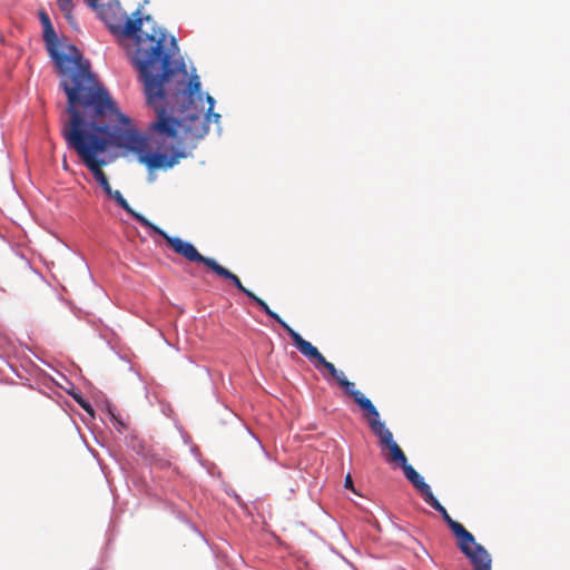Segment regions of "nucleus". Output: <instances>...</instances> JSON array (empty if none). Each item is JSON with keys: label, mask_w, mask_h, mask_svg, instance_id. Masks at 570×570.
Here are the masks:
<instances>
[{"label": "nucleus", "mask_w": 570, "mask_h": 570, "mask_svg": "<svg viewBox=\"0 0 570 570\" xmlns=\"http://www.w3.org/2000/svg\"><path fill=\"white\" fill-rule=\"evenodd\" d=\"M40 22L43 27V39L50 57L53 59L59 73L65 77L60 86L68 96V90L77 89L78 100L94 91L107 90L101 86L94 73L90 71V63L83 60L81 52L76 46H70L71 55L59 52L58 37L50 21L49 16L45 11L39 12Z\"/></svg>", "instance_id": "obj_4"}, {"label": "nucleus", "mask_w": 570, "mask_h": 570, "mask_svg": "<svg viewBox=\"0 0 570 570\" xmlns=\"http://www.w3.org/2000/svg\"><path fill=\"white\" fill-rule=\"evenodd\" d=\"M156 119L150 124V135L153 139L170 138L181 141L179 130L184 132V138L190 141L198 140L207 135L209 126L204 116L203 108L197 109L190 106L185 112H179V119L174 118L165 108H154Z\"/></svg>", "instance_id": "obj_5"}, {"label": "nucleus", "mask_w": 570, "mask_h": 570, "mask_svg": "<svg viewBox=\"0 0 570 570\" xmlns=\"http://www.w3.org/2000/svg\"><path fill=\"white\" fill-rule=\"evenodd\" d=\"M132 16L134 18H128L117 29L121 36L136 40L134 62L144 82L147 104L153 108H165V104L170 112H185L194 106L195 96L202 100L198 76L191 77L187 85L183 80L179 81L174 92H170L167 86L175 75H187L184 61L174 58L179 50L176 39L171 37L170 47L166 48L167 36L164 30L153 28L151 32H148L141 29L144 20L153 21L151 16L142 18L139 9Z\"/></svg>", "instance_id": "obj_1"}, {"label": "nucleus", "mask_w": 570, "mask_h": 570, "mask_svg": "<svg viewBox=\"0 0 570 570\" xmlns=\"http://www.w3.org/2000/svg\"><path fill=\"white\" fill-rule=\"evenodd\" d=\"M73 399L87 413H89L91 416H94V409L89 404V402H87L79 395H75Z\"/></svg>", "instance_id": "obj_16"}, {"label": "nucleus", "mask_w": 570, "mask_h": 570, "mask_svg": "<svg viewBox=\"0 0 570 570\" xmlns=\"http://www.w3.org/2000/svg\"><path fill=\"white\" fill-rule=\"evenodd\" d=\"M283 328L291 336L296 348L308 360H311L315 367H324L328 374L337 382L344 373L338 371L335 365L328 362L323 354L308 341L304 340L296 331H294L287 323H283Z\"/></svg>", "instance_id": "obj_7"}, {"label": "nucleus", "mask_w": 570, "mask_h": 570, "mask_svg": "<svg viewBox=\"0 0 570 570\" xmlns=\"http://www.w3.org/2000/svg\"><path fill=\"white\" fill-rule=\"evenodd\" d=\"M63 168L67 169L68 168V165H67V161L63 160Z\"/></svg>", "instance_id": "obj_19"}, {"label": "nucleus", "mask_w": 570, "mask_h": 570, "mask_svg": "<svg viewBox=\"0 0 570 570\" xmlns=\"http://www.w3.org/2000/svg\"><path fill=\"white\" fill-rule=\"evenodd\" d=\"M209 269H212L218 276L232 281L238 291L244 293L248 298H250L255 304H257L269 317L275 320L282 327L283 323H286L277 313L273 312L262 298L255 295L252 291L247 289L240 282L239 277L232 273L229 269L219 265L216 261H214Z\"/></svg>", "instance_id": "obj_10"}, {"label": "nucleus", "mask_w": 570, "mask_h": 570, "mask_svg": "<svg viewBox=\"0 0 570 570\" xmlns=\"http://www.w3.org/2000/svg\"><path fill=\"white\" fill-rule=\"evenodd\" d=\"M57 6L65 14L68 21L72 20L73 2L72 0H57Z\"/></svg>", "instance_id": "obj_14"}, {"label": "nucleus", "mask_w": 570, "mask_h": 570, "mask_svg": "<svg viewBox=\"0 0 570 570\" xmlns=\"http://www.w3.org/2000/svg\"><path fill=\"white\" fill-rule=\"evenodd\" d=\"M337 384L341 386V389L344 391L346 395L352 397L355 403L366 412L367 417H377L379 411L372 403L370 399H367L362 392H360L354 382H351L347 380L345 374L337 381Z\"/></svg>", "instance_id": "obj_11"}, {"label": "nucleus", "mask_w": 570, "mask_h": 570, "mask_svg": "<svg viewBox=\"0 0 570 570\" xmlns=\"http://www.w3.org/2000/svg\"><path fill=\"white\" fill-rule=\"evenodd\" d=\"M108 197L112 198L124 210H126L129 215H131L137 222H139L142 226L149 227L151 226V222L148 220L141 214L135 212L128 202L124 198L122 194L119 190H112L111 194H107Z\"/></svg>", "instance_id": "obj_13"}, {"label": "nucleus", "mask_w": 570, "mask_h": 570, "mask_svg": "<svg viewBox=\"0 0 570 570\" xmlns=\"http://www.w3.org/2000/svg\"><path fill=\"white\" fill-rule=\"evenodd\" d=\"M400 468L403 470L405 478L413 484L415 489L420 491L424 500L428 498V495L433 494L430 485L425 483L423 476L420 475L419 472L407 463V461Z\"/></svg>", "instance_id": "obj_12"}, {"label": "nucleus", "mask_w": 570, "mask_h": 570, "mask_svg": "<svg viewBox=\"0 0 570 570\" xmlns=\"http://www.w3.org/2000/svg\"><path fill=\"white\" fill-rule=\"evenodd\" d=\"M370 428L372 432L377 436L380 446L383 450H387L385 461L392 464L401 466L407 461L406 455L400 445L393 440L392 432L385 426V423L377 417H370Z\"/></svg>", "instance_id": "obj_8"}, {"label": "nucleus", "mask_w": 570, "mask_h": 570, "mask_svg": "<svg viewBox=\"0 0 570 570\" xmlns=\"http://www.w3.org/2000/svg\"><path fill=\"white\" fill-rule=\"evenodd\" d=\"M66 118L60 120V132L69 149L75 150L81 163L92 173L96 181L106 194L111 186L102 167L107 164L102 157L111 147H116V132L112 127V114L116 101L108 90H98L78 100L77 89L68 90Z\"/></svg>", "instance_id": "obj_2"}, {"label": "nucleus", "mask_w": 570, "mask_h": 570, "mask_svg": "<svg viewBox=\"0 0 570 570\" xmlns=\"http://www.w3.org/2000/svg\"><path fill=\"white\" fill-rule=\"evenodd\" d=\"M87 4L94 9H97L99 7L100 0H85Z\"/></svg>", "instance_id": "obj_18"}, {"label": "nucleus", "mask_w": 570, "mask_h": 570, "mask_svg": "<svg viewBox=\"0 0 570 570\" xmlns=\"http://www.w3.org/2000/svg\"><path fill=\"white\" fill-rule=\"evenodd\" d=\"M344 487H345L346 489H351L352 491H354L353 480H352L351 474H347V475L345 476V480H344Z\"/></svg>", "instance_id": "obj_17"}, {"label": "nucleus", "mask_w": 570, "mask_h": 570, "mask_svg": "<svg viewBox=\"0 0 570 570\" xmlns=\"http://www.w3.org/2000/svg\"><path fill=\"white\" fill-rule=\"evenodd\" d=\"M112 127L116 132V147L124 148L137 155L140 164L153 173L155 170H166L176 166L180 159L187 157V153L181 141L171 140L170 138L153 139L150 127L148 128L149 139L158 149L167 153L150 151L147 149V140L131 125L128 116L120 112L116 106V112L112 114Z\"/></svg>", "instance_id": "obj_3"}, {"label": "nucleus", "mask_w": 570, "mask_h": 570, "mask_svg": "<svg viewBox=\"0 0 570 570\" xmlns=\"http://www.w3.org/2000/svg\"><path fill=\"white\" fill-rule=\"evenodd\" d=\"M206 100L208 102V110L206 114H204V116L206 117L207 119V122H209V120L213 118L215 121H218L219 118H220V115L219 114H216L213 111L214 109V105H215V100L212 96L207 95L206 97Z\"/></svg>", "instance_id": "obj_15"}, {"label": "nucleus", "mask_w": 570, "mask_h": 570, "mask_svg": "<svg viewBox=\"0 0 570 570\" xmlns=\"http://www.w3.org/2000/svg\"><path fill=\"white\" fill-rule=\"evenodd\" d=\"M148 228L160 235L176 254L183 256L189 262L202 263L208 268L212 267L215 259L203 256L191 243L185 242L179 237L169 236L166 232L153 223Z\"/></svg>", "instance_id": "obj_9"}, {"label": "nucleus", "mask_w": 570, "mask_h": 570, "mask_svg": "<svg viewBox=\"0 0 570 570\" xmlns=\"http://www.w3.org/2000/svg\"><path fill=\"white\" fill-rule=\"evenodd\" d=\"M424 501L441 513L443 520L456 538L459 550L470 560L473 570H491V556L482 544L475 541L474 535L460 522L453 520L433 494L428 495Z\"/></svg>", "instance_id": "obj_6"}]
</instances>
